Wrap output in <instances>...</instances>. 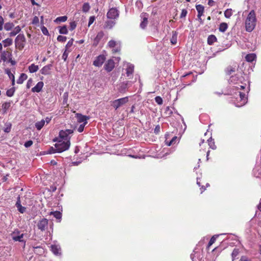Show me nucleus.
<instances>
[{
  "instance_id": "56",
  "label": "nucleus",
  "mask_w": 261,
  "mask_h": 261,
  "mask_svg": "<svg viewBox=\"0 0 261 261\" xmlns=\"http://www.w3.org/2000/svg\"><path fill=\"white\" fill-rule=\"evenodd\" d=\"M56 152H57V151L56 149V147L55 146V147H50L49 148V149H48V153H49V154L54 153H56Z\"/></svg>"
},
{
  "instance_id": "59",
  "label": "nucleus",
  "mask_w": 261,
  "mask_h": 261,
  "mask_svg": "<svg viewBox=\"0 0 261 261\" xmlns=\"http://www.w3.org/2000/svg\"><path fill=\"white\" fill-rule=\"evenodd\" d=\"M86 124H82L80 125V126L79 127V128H77V131L79 132V133H82L83 132L84 129V127L85 126Z\"/></svg>"
},
{
  "instance_id": "17",
  "label": "nucleus",
  "mask_w": 261,
  "mask_h": 261,
  "mask_svg": "<svg viewBox=\"0 0 261 261\" xmlns=\"http://www.w3.org/2000/svg\"><path fill=\"white\" fill-rule=\"evenodd\" d=\"M51 251L55 255L60 254L61 248L59 246L57 245H52L50 246Z\"/></svg>"
},
{
  "instance_id": "7",
  "label": "nucleus",
  "mask_w": 261,
  "mask_h": 261,
  "mask_svg": "<svg viewBox=\"0 0 261 261\" xmlns=\"http://www.w3.org/2000/svg\"><path fill=\"white\" fill-rule=\"evenodd\" d=\"M48 221L47 219L43 218L39 221L37 227L41 231H45L47 228Z\"/></svg>"
},
{
  "instance_id": "54",
  "label": "nucleus",
  "mask_w": 261,
  "mask_h": 261,
  "mask_svg": "<svg viewBox=\"0 0 261 261\" xmlns=\"http://www.w3.org/2000/svg\"><path fill=\"white\" fill-rule=\"evenodd\" d=\"M39 23V19L37 16H35L32 20V23L33 24L37 25Z\"/></svg>"
},
{
  "instance_id": "15",
  "label": "nucleus",
  "mask_w": 261,
  "mask_h": 261,
  "mask_svg": "<svg viewBox=\"0 0 261 261\" xmlns=\"http://www.w3.org/2000/svg\"><path fill=\"white\" fill-rule=\"evenodd\" d=\"M51 66L52 65L51 64H48L44 66L40 70L41 74L44 75L49 74L50 73Z\"/></svg>"
},
{
  "instance_id": "34",
  "label": "nucleus",
  "mask_w": 261,
  "mask_h": 261,
  "mask_svg": "<svg viewBox=\"0 0 261 261\" xmlns=\"http://www.w3.org/2000/svg\"><path fill=\"white\" fill-rule=\"evenodd\" d=\"M67 20V17L66 16H60L57 17L54 21L56 23L60 22H65Z\"/></svg>"
},
{
  "instance_id": "36",
  "label": "nucleus",
  "mask_w": 261,
  "mask_h": 261,
  "mask_svg": "<svg viewBox=\"0 0 261 261\" xmlns=\"http://www.w3.org/2000/svg\"><path fill=\"white\" fill-rule=\"evenodd\" d=\"M232 15V10L231 9H227L224 12V16L227 18H229Z\"/></svg>"
},
{
  "instance_id": "43",
  "label": "nucleus",
  "mask_w": 261,
  "mask_h": 261,
  "mask_svg": "<svg viewBox=\"0 0 261 261\" xmlns=\"http://www.w3.org/2000/svg\"><path fill=\"white\" fill-rule=\"evenodd\" d=\"M11 129V124L10 122L6 123L5 124V127L4 129V131L6 133H9Z\"/></svg>"
},
{
  "instance_id": "38",
  "label": "nucleus",
  "mask_w": 261,
  "mask_h": 261,
  "mask_svg": "<svg viewBox=\"0 0 261 261\" xmlns=\"http://www.w3.org/2000/svg\"><path fill=\"white\" fill-rule=\"evenodd\" d=\"M90 9V5L88 3H85L83 4L82 7V11L84 12H87L89 11Z\"/></svg>"
},
{
  "instance_id": "48",
  "label": "nucleus",
  "mask_w": 261,
  "mask_h": 261,
  "mask_svg": "<svg viewBox=\"0 0 261 261\" xmlns=\"http://www.w3.org/2000/svg\"><path fill=\"white\" fill-rule=\"evenodd\" d=\"M67 38L66 36L59 35L57 37V40L59 42H64L66 41Z\"/></svg>"
},
{
  "instance_id": "39",
  "label": "nucleus",
  "mask_w": 261,
  "mask_h": 261,
  "mask_svg": "<svg viewBox=\"0 0 261 261\" xmlns=\"http://www.w3.org/2000/svg\"><path fill=\"white\" fill-rule=\"evenodd\" d=\"M14 24L12 22L6 23L4 25V29L6 31H10L13 28Z\"/></svg>"
},
{
  "instance_id": "35",
  "label": "nucleus",
  "mask_w": 261,
  "mask_h": 261,
  "mask_svg": "<svg viewBox=\"0 0 261 261\" xmlns=\"http://www.w3.org/2000/svg\"><path fill=\"white\" fill-rule=\"evenodd\" d=\"M178 140V138L176 136H174L172 138V139L168 142L166 141V143L168 146H171L175 144Z\"/></svg>"
},
{
  "instance_id": "41",
  "label": "nucleus",
  "mask_w": 261,
  "mask_h": 261,
  "mask_svg": "<svg viewBox=\"0 0 261 261\" xmlns=\"http://www.w3.org/2000/svg\"><path fill=\"white\" fill-rule=\"evenodd\" d=\"M171 43L174 45L177 42V34L176 32L173 33L172 36L170 39Z\"/></svg>"
},
{
  "instance_id": "19",
  "label": "nucleus",
  "mask_w": 261,
  "mask_h": 261,
  "mask_svg": "<svg viewBox=\"0 0 261 261\" xmlns=\"http://www.w3.org/2000/svg\"><path fill=\"white\" fill-rule=\"evenodd\" d=\"M11 56V53L8 51H4L1 54V59L5 62L7 60L8 58Z\"/></svg>"
},
{
  "instance_id": "29",
  "label": "nucleus",
  "mask_w": 261,
  "mask_h": 261,
  "mask_svg": "<svg viewBox=\"0 0 261 261\" xmlns=\"http://www.w3.org/2000/svg\"><path fill=\"white\" fill-rule=\"evenodd\" d=\"M45 124V120L42 119L35 123V127L38 130H40Z\"/></svg>"
},
{
  "instance_id": "10",
  "label": "nucleus",
  "mask_w": 261,
  "mask_h": 261,
  "mask_svg": "<svg viewBox=\"0 0 261 261\" xmlns=\"http://www.w3.org/2000/svg\"><path fill=\"white\" fill-rule=\"evenodd\" d=\"M104 35L105 34L103 31H101L99 32L93 40V45L96 46L99 42L101 40V39L103 38Z\"/></svg>"
},
{
  "instance_id": "42",
  "label": "nucleus",
  "mask_w": 261,
  "mask_h": 261,
  "mask_svg": "<svg viewBox=\"0 0 261 261\" xmlns=\"http://www.w3.org/2000/svg\"><path fill=\"white\" fill-rule=\"evenodd\" d=\"M208 143L210 148H211L212 149H215L216 148V146L215 144L214 141L212 138H210V139L208 140Z\"/></svg>"
},
{
  "instance_id": "45",
  "label": "nucleus",
  "mask_w": 261,
  "mask_h": 261,
  "mask_svg": "<svg viewBox=\"0 0 261 261\" xmlns=\"http://www.w3.org/2000/svg\"><path fill=\"white\" fill-rule=\"evenodd\" d=\"M70 52V50H68V49H65L64 52L63 53V55H62V59L64 61H66V60H67V58L68 57V54Z\"/></svg>"
},
{
  "instance_id": "57",
  "label": "nucleus",
  "mask_w": 261,
  "mask_h": 261,
  "mask_svg": "<svg viewBox=\"0 0 261 261\" xmlns=\"http://www.w3.org/2000/svg\"><path fill=\"white\" fill-rule=\"evenodd\" d=\"M240 261H251V259L248 256L243 255L241 257Z\"/></svg>"
},
{
  "instance_id": "9",
  "label": "nucleus",
  "mask_w": 261,
  "mask_h": 261,
  "mask_svg": "<svg viewBox=\"0 0 261 261\" xmlns=\"http://www.w3.org/2000/svg\"><path fill=\"white\" fill-rule=\"evenodd\" d=\"M106 60V58L103 55H99L97 57L93 62V65L96 67L101 66Z\"/></svg>"
},
{
  "instance_id": "50",
  "label": "nucleus",
  "mask_w": 261,
  "mask_h": 261,
  "mask_svg": "<svg viewBox=\"0 0 261 261\" xmlns=\"http://www.w3.org/2000/svg\"><path fill=\"white\" fill-rule=\"evenodd\" d=\"M238 77L236 76H231L230 78L229 81L230 83L236 84L238 82Z\"/></svg>"
},
{
  "instance_id": "14",
  "label": "nucleus",
  "mask_w": 261,
  "mask_h": 261,
  "mask_svg": "<svg viewBox=\"0 0 261 261\" xmlns=\"http://www.w3.org/2000/svg\"><path fill=\"white\" fill-rule=\"evenodd\" d=\"M44 85L43 82H39L32 89V91L33 92H40Z\"/></svg>"
},
{
  "instance_id": "31",
  "label": "nucleus",
  "mask_w": 261,
  "mask_h": 261,
  "mask_svg": "<svg viewBox=\"0 0 261 261\" xmlns=\"http://www.w3.org/2000/svg\"><path fill=\"white\" fill-rule=\"evenodd\" d=\"M3 42L4 43V46L5 47L10 46L13 43L12 39L10 38L6 39L5 40H3Z\"/></svg>"
},
{
  "instance_id": "51",
  "label": "nucleus",
  "mask_w": 261,
  "mask_h": 261,
  "mask_svg": "<svg viewBox=\"0 0 261 261\" xmlns=\"http://www.w3.org/2000/svg\"><path fill=\"white\" fill-rule=\"evenodd\" d=\"M155 101L158 104V105H162L163 103V99L161 97L158 96H156L155 97Z\"/></svg>"
},
{
  "instance_id": "3",
  "label": "nucleus",
  "mask_w": 261,
  "mask_h": 261,
  "mask_svg": "<svg viewBox=\"0 0 261 261\" xmlns=\"http://www.w3.org/2000/svg\"><path fill=\"white\" fill-rule=\"evenodd\" d=\"M25 38L23 34H19L15 40L16 47L19 50H22L24 46L25 43Z\"/></svg>"
},
{
  "instance_id": "18",
  "label": "nucleus",
  "mask_w": 261,
  "mask_h": 261,
  "mask_svg": "<svg viewBox=\"0 0 261 261\" xmlns=\"http://www.w3.org/2000/svg\"><path fill=\"white\" fill-rule=\"evenodd\" d=\"M11 106V102H5L2 104V109L3 111V113L5 114L7 112L8 110L10 108Z\"/></svg>"
},
{
  "instance_id": "33",
  "label": "nucleus",
  "mask_w": 261,
  "mask_h": 261,
  "mask_svg": "<svg viewBox=\"0 0 261 261\" xmlns=\"http://www.w3.org/2000/svg\"><path fill=\"white\" fill-rule=\"evenodd\" d=\"M59 33L61 34H67L68 33V30L66 25H63L62 27H59Z\"/></svg>"
},
{
  "instance_id": "24",
  "label": "nucleus",
  "mask_w": 261,
  "mask_h": 261,
  "mask_svg": "<svg viewBox=\"0 0 261 261\" xmlns=\"http://www.w3.org/2000/svg\"><path fill=\"white\" fill-rule=\"evenodd\" d=\"M240 251L239 249L234 248L231 253L232 261H234L236 259L238 258Z\"/></svg>"
},
{
  "instance_id": "58",
  "label": "nucleus",
  "mask_w": 261,
  "mask_h": 261,
  "mask_svg": "<svg viewBox=\"0 0 261 261\" xmlns=\"http://www.w3.org/2000/svg\"><path fill=\"white\" fill-rule=\"evenodd\" d=\"M33 143V142L32 140H29L25 142L24 146L26 148H28V147H30L31 146H32Z\"/></svg>"
},
{
  "instance_id": "27",
  "label": "nucleus",
  "mask_w": 261,
  "mask_h": 261,
  "mask_svg": "<svg viewBox=\"0 0 261 261\" xmlns=\"http://www.w3.org/2000/svg\"><path fill=\"white\" fill-rule=\"evenodd\" d=\"M39 67L38 65H36L34 64H32L29 66V70L31 73H34L38 71Z\"/></svg>"
},
{
  "instance_id": "63",
  "label": "nucleus",
  "mask_w": 261,
  "mask_h": 261,
  "mask_svg": "<svg viewBox=\"0 0 261 261\" xmlns=\"http://www.w3.org/2000/svg\"><path fill=\"white\" fill-rule=\"evenodd\" d=\"M21 31V28L19 26H17L14 29V31L16 33V34H17L18 33H19Z\"/></svg>"
},
{
  "instance_id": "47",
  "label": "nucleus",
  "mask_w": 261,
  "mask_h": 261,
  "mask_svg": "<svg viewBox=\"0 0 261 261\" xmlns=\"http://www.w3.org/2000/svg\"><path fill=\"white\" fill-rule=\"evenodd\" d=\"M41 30L42 33L44 35H46V36L49 35V34L48 33V31L47 28L45 27H44V25L41 26Z\"/></svg>"
},
{
  "instance_id": "28",
  "label": "nucleus",
  "mask_w": 261,
  "mask_h": 261,
  "mask_svg": "<svg viewBox=\"0 0 261 261\" xmlns=\"http://www.w3.org/2000/svg\"><path fill=\"white\" fill-rule=\"evenodd\" d=\"M50 215H53L57 219L60 221L62 218V214L59 211L51 212Z\"/></svg>"
},
{
  "instance_id": "2",
  "label": "nucleus",
  "mask_w": 261,
  "mask_h": 261,
  "mask_svg": "<svg viewBox=\"0 0 261 261\" xmlns=\"http://www.w3.org/2000/svg\"><path fill=\"white\" fill-rule=\"evenodd\" d=\"M70 145V141H65L60 140L55 146L58 152H62L67 150Z\"/></svg>"
},
{
  "instance_id": "52",
  "label": "nucleus",
  "mask_w": 261,
  "mask_h": 261,
  "mask_svg": "<svg viewBox=\"0 0 261 261\" xmlns=\"http://www.w3.org/2000/svg\"><path fill=\"white\" fill-rule=\"evenodd\" d=\"M76 27V23L75 22V21H71L70 22V31H73V30H74L75 29Z\"/></svg>"
},
{
  "instance_id": "4",
  "label": "nucleus",
  "mask_w": 261,
  "mask_h": 261,
  "mask_svg": "<svg viewBox=\"0 0 261 261\" xmlns=\"http://www.w3.org/2000/svg\"><path fill=\"white\" fill-rule=\"evenodd\" d=\"M73 133L72 129H67L65 130H61L59 132V137L61 140L65 141H70V137L69 135L72 134Z\"/></svg>"
},
{
  "instance_id": "55",
  "label": "nucleus",
  "mask_w": 261,
  "mask_h": 261,
  "mask_svg": "<svg viewBox=\"0 0 261 261\" xmlns=\"http://www.w3.org/2000/svg\"><path fill=\"white\" fill-rule=\"evenodd\" d=\"M73 39H71L67 42L65 46V49H68L73 44Z\"/></svg>"
},
{
  "instance_id": "16",
  "label": "nucleus",
  "mask_w": 261,
  "mask_h": 261,
  "mask_svg": "<svg viewBox=\"0 0 261 261\" xmlns=\"http://www.w3.org/2000/svg\"><path fill=\"white\" fill-rule=\"evenodd\" d=\"M210 151H206L205 150V148H203V147H201V149L199 150V156L200 158H203L206 155V161L208 160V156L209 155Z\"/></svg>"
},
{
  "instance_id": "6",
  "label": "nucleus",
  "mask_w": 261,
  "mask_h": 261,
  "mask_svg": "<svg viewBox=\"0 0 261 261\" xmlns=\"http://www.w3.org/2000/svg\"><path fill=\"white\" fill-rule=\"evenodd\" d=\"M107 16L108 18L111 19H114L118 17L119 16V12L118 11L114 8H111L108 12L107 14Z\"/></svg>"
},
{
  "instance_id": "32",
  "label": "nucleus",
  "mask_w": 261,
  "mask_h": 261,
  "mask_svg": "<svg viewBox=\"0 0 261 261\" xmlns=\"http://www.w3.org/2000/svg\"><path fill=\"white\" fill-rule=\"evenodd\" d=\"M115 22L114 21H107L105 22V28L107 29H111L115 25Z\"/></svg>"
},
{
  "instance_id": "44",
  "label": "nucleus",
  "mask_w": 261,
  "mask_h": 261,
  "mask_svg": "<svg viewBox=\"0 0 261 261\" xmlns=\"http://www.w3.org/2000/svg\"><path fill=\"white\" fill-rule=\"evenodd\" d=\"M216 238L217 237H215V236H213L210 239L208 243V245H207V249H208L216 241Z\"/></svg>"
},
{
  "instance_id": "20",
  "label": "nucleus",
  "mask_w": 261,
  "mask_h": 261,
  "mask_svg": "<svg viewBox=\"0 0 261 261\" xmlns=\"http://www.w3.org/2000/svg\"><path fill=\"white\" fill-rule=\"evenodd\" d=\"M126 75L129 77L130 75H132L134 72V66L132 64H129L127 65V68L126 69Z\"/></svg>"
},
{
  "instance_id": "22",
  "label": "nucleus",
  "mask_w": 261,
  "mask_h": 261,
  "mask_svg": "<svg viewBox=\"0 0 261 261\" xmlns=\"http://www.w3.org/2000/svg\"><path fill=\"white\" fill-rule=\"evenodd\" d=\"M28 76L25 73H21L17 81V83L18 84H21L23 83V82L27 79Z\"/></svg>"
},
{
  "instance_id": "46",
  "label": "nucleus",
  "mask_w": 261,
  "mask_h": 261,
  "mask_svg": "<svg viewBox=\"0 0 261 261\" xmlns=\"http://www.w3.org/2000/svg\"><path fill=\"white\" fill-rule=\"evenodd\" d=\"M117 44V43L116 41L113 40H111L109 41L108 45L110 48H114L115 47Z\"/></svg>"
},
{
  "instance_id": "26",
  "label": "nucleus",
  "mask_w": 261,
  "mask_h": 261,
  "mask_svg": "<svg viewBox=\"0 0 261 261\" xmlns=\"http://www.w3.org/2000/svg\"><path fill=\"white\" fill-rule=\"evenodd\" d=\"M217 41V38L214 35H210L207 38V43L209 45L213 44L214 42Z\"/></svg>"
},
{
  "instance_id": "60",
  "label": "nucleus",
  "mask_w": 261,
  "mask_h": 261,
  "mask_svg": "<svg viewBox=\"0 0 261 261\" xmlns=\"http://www.w3.org/2000/svg\"><path fill=\"white\" fill-rule=\"evenodd\" d=\"M187 13H188V12H187V11L186 9H182V11H181V13L180 14V18H183V17H186V16L187 14Z\"/></svg>"
},
{
  "instance_id": "1",
  "label": "nucleus",
  "mask_w": 261,
  "mask_h": 261,
  "mask_svg": "<svg viewBox=\"0 0 261 261\" xmlns=\"http://www.w3.org/2000/svg\"><path fill=\"white\" fill-rule=\"evenodd\" d=\"M257 19L254 10H251L247 16L245 24L246 31L252 32L255 28Z\"/></svg>"
},
{
  "instance_id": "8",
  "label": "nucleus",
  "mask_w": 261,
  "mask_h": 261,
  "mask_svg": "<svg viewBox=\"0 0 261 261\" xmlns=\"http://www.w3.org/2000/svg\"><path fill=\"white\" fill-rule=\"evenodd\" d=\"M75 118L79 123H82L83 124H87L88 123L87 120L89 119V116L83 115L81 113L75 114Z\"/></svg>"
},
{
  "instance_id": "64",
  "label": "nucleus",
  "mask_w": 261,
  "mask_h": 261,
  "mask_svg": "<svg viewBox=\"0 0 261 261\" xmlns=\"http://www.w3.org/2000/svg\"><path fill=\"white\" fill-rule=\"evenodd\" d=\"M32 82H33V81H32V79H30L28 81L27 84V87L28 88H30V85L32 83Z\"/></svg>"
},
{
  "instance_id": "53",
  "label": "nucleus",
  "mask_w": 261,
  "mask_h": 261,
  "mask_svg": "<svg viewBox=\"0 0 261 261\" xmlns=\"http://www.w3.org/2000/svg\"><path fill=\"white\" fill-rule=\"evenodd\" d=\"M6 72L11 80L15 79L14 74L11 72V71L9 69L6 70Z\"/></svg>"
},
{
  "instance_id": "62",
  "label": "nucleus",
  "mask_w": 261,
  "mask_h": 261,
  "mask_svg": "<svg viewBox=\"0 0 261 261\" xmlns=\"http://www.w3.org/2000/svg\"><path fill=\"white\" fill-rule=\"evenodd\" d=\"M94 20H95V17L94 16H91L89 18V22H88V26H90V25H91L93 23Z\"/></svg>"
},
{
  "instance_id": "12",
  "label": "nucleus",
  "mask_w": 261,
  "mask_h": 261,
  "mask_svg": "<svg viewBox=\"0 0 261 261\" xmlns=\"http://www.w3.org/2000/svg\"><path fill=\"white\" fill-rule=\"evenodd\" d=\"M196 9L198 12V17L199 18V21L201 23L202 22V19L201 18V17L202 15H203L204 13V7L201 5H197L196 6Z\"/></svg>"
},
{
  "instance_id": "23",
  "label": "nucleus",
  "mask_w": 261,
  "mask_h": 261,
  "mask_svg": "<svg viewBox=\"0 0 261 261\" xmlns=\"http://www.w3.org/2000/svg\"><path fill=\"white\" fill-rule=\"evenodd\" d=\"M16 205L20 213H23L25 211L26 208L21 205L19 198L17 201Z\"/></svg>"
},
{
  "instance_id": "13",
  "label": "nucleus",
  "mask_w": 261,
  "mask_h": 261,
  "mask_svg": "<svg viewBox=\"0 0 261 261\" xmlns=\"http://www.w3.org/2000/svg\"><path fill=\"white\" fill-rule=\"evenodd\" d=\"M239 103L240 104L238 105V107H241L244 105L247 102V97H246V94L243 92H239Z\"/></svg>"
},
{
  "instance_id": "21",
  "label": "nucleus",
  "mask_w": 261,
  "mask_h": 261,
  "mask_svg": "<svg viewBox=\"0 0 261 261\" xmlns=\"http://www.w3.org/2000/svg\"><path fill=\"white\" fill-rule=\"evenodd\" d=\"M15 233H16L15 232H13V236L12 237L13 240L14 241H18V242H25V241L22 239L23 237V233H21V234H19L18 236H15Z\"/></svg>"
},
{
  "instance_id": "11",
  "label": "nucleus",
  "mask_w": 261,
  "mask_h": 261,
  "mask_svg": "<svg viewBox=\"0 0 261 261\" xmlns=\"http://www.w3.org/2000/svg\"><path fill=\"white\" fill-rule=\"evenodd\" d=\"M115 67V62L112 59L109 60L105 65V69L108 72L112 71Z\"/></svg>"
},
{
  "instance_id": "25",
  "label": "nucleus",
  "mask_w": 261,
  "mask_h": 261,
  "mask_svg": "<svg viewBox=\"0 0 261 261\" xmlns=\"http://www.w3.org/2000/svg\"><path fill=\"white\" fill-rule=\"evenodd\" d=\"M246 60L249 62H252L256 59V55L254 54H249L246 56Z\"/></svg>"
},
{
  "instance_id": "40",
  "label": "nucleus",
  "mask_w": 261,
  "mask_h": 261,
  "mask_svg": "<svg viewBox=\"0 0 261 261\" xmlns=\"http://www.w3.org/2000/svg\"><path fill=\"white\" fill-rule=\"evenodd\" d=\"M148 23V20L147 18L144 17L143 18V20L140 23V27L142 29H144L147 25Z\"/></svg>"
},
{
  "instance_id": "49",
  "label": "nucleus",
  "mask_w": 261,
  "mask_h": 261,
  "mask_svg": "<svg viewBox=\"0 0 261 261\" xmlns=\"http://www.w3.org/2000/svg\"><path fill=\"white\" fill-rule=\"evenodd\" d=\"M226 71L227 74H231L235 71V69L231 66H229L227 68Z\"/></svg>"
},
{
  "instance_id": "5",
  "label": "nucleus",
  "mask_w": 261,
  "mask_h": 261,
  "mask_svg": "<svg viewBox=\"0 0 261 261\" xmlns=\"http://www.w3.org/2000/svg\"><path fill=\"white\" fill-rule=\"evenodd\" d=\"M128 101V97H125L113 101L111 105L115 110H117L119 107L127 103Z\"/></svg>"
},
{
  "instance_id": "30",
  "label": "nucleus",
  "mask_w": 261,
  "mask_h": 261,
  "mask_svg": "<svg viewBox=\"0 0 261 261\" xmlns=\"http://www.w3.org/2000/svg\"><path fill=\"white\" fill-rule=\"evenodd\" d=\"M228 28V25L225 22H222L219 25V30L221 32H224Z\"/></svg>"
},
{
  "instance_id": "61",
  "label": "nucleus",
  "mask_w": 261,
  "mask_h": 261,
  "mask_svg": "<svg viewBox=\"0 0 261 261\" xmlns=\"http://www.w3.org/2000/svg\"><path fill=\"white\" fill-rule=\"evenodd\" d=\"M160 132V126L159 125H158L154 128V133L155 134H159Z\"/></svg>"
},
{
  "instance_id": "37",
  "label": "nucleus",
  "mask_w": 261,
  "mask_h": 261,
  "mask_svg": "<svg viewBox=\"0 0 261 261\" xmlns=\"http://www.w3.org/2000/svg\"><path fill=\"white\" fill-rule=\"evenodd\" d=\"M15 91V87H12V88L8 89L6 91V95L8 97H12L14 95V93Z\"/></svg>"
}]
</instances>
